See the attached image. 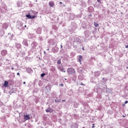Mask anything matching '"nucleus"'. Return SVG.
Masks as SVG:
<instances>
[{"instance_id": "1", "label": "nucleus", "mask_w": 128, "mask_h": 128, "mask_svg": "<svg viewBox=\"0 0 128 128\" xmlns=\"http://www.w3.org/2000/svg\"><path fill=\"white\" fill-rule=\"evenodd\" d=\"M32 14H34V11H32V10H30L28 12V14H26V18H29L30 20H34V18H36V16H31Z\"/></svg>"}, {"instance_id": "2", "label": "nucleus", "mask_w": 128, "mask_h": 128, "mask_svg": "<svg viewBox=\"0 0 128 128\" xmlns=\"http://www.w3.org/2000/svg\"><path fill=\"white\" fill-rule=\"evenodd\" d=\"M67 72L68 74H76V70L72 68H69L67 69Z\"/></svg>"}, {"instance_id": "3", "label": "nucleus", "mask_w": 128, "mask_h": 128, "mask_svg": "<svg viewBox=\"0 0 128 128\" xmlns=\"http://www.w3.org/2000/svg\"><path fill=\"white\" fill-rule=\"evenodd\" d=\"M57 66L58 70H60V72H66V70H64V68L62 64H58Z\"/></svg>"}, {"instance_id": "4", "label": "nucleus", "mask_w": 128, "mask_h": 128, "mask_svg": "<svg viewBox=\"0 0 128 128\" xmlns=\"http://www.w3.org/2000/svg\"><path fill=\"white\" fill-rule=\"evenodd\" d=\"M74 42H77L78 44H82V40H80V37H77L75 38Z\"/></svg>"}, {"instance_id": "5", "label": "nucleus", "mask_w": 128, "mask_h": 128, "mask_svg": "<svg viewBox=\"0 0 128 128\" xmlns=\"http://www.w3.org/2000/svg\"><path fill=\"white\" fill-rule=\"evenodd\" d=\"M31 46H32V48H36V46H38V43L36 42H33L31 44Z\"/></svg>"}, {"instance_id": "6", "label": "nucleus", "mask_w": 128, "mask_h": 128, "mask_svg": "<svg viewBox=\"0 0 128 128\" xmlns=\"http://www.w3.org/2000/svg\"><path fill=\"white\" fill-rule=\"evenodd\" d=\"M22 44L26 46H28V40L26 39H24Z\"/></svg>"}, {"instance_id": "7", "label": "nucleus", "mask_w": 128, "mask_h": 128, "mask_svg": "<svg viewBox=\"0 0 128 128\" xmlns=\"http://www.w3.org/2000/svg\"><path fill=\"white\" fill-rule=\"evenodd\" d=\"M84 34L86 38H88V36H90V32L88 30H86L84 32Z\"/></svg>"}, {"instance_id": "8", "label": "nucleus", "mask_w": 128, "mask_h": 128, "mask_svg": "<svg viewBox=\"0 0 128 128\" xmlns=\"http://www.w3.org/2000/svg\"><path fill=\"white\" fill-rule=\"evenodd\" d=\"M94 76H96V78H98V76H100V72L97 71L94 72Z\"/></svg>"}, {"instance_id": "9", "label": "nucleus", "mask_w": 128, "mask_h": 128, "mask_svg": "<svg viewBox=\"0 0 128 128\" xmlns=\"http://www.w3.org/2000/svg\"><path fill=\"white\" fill-rule=\"evenodd\" d=\"M16 48H18V50H20V48H22V45L20 43H16Z\"/></svg>"}, {"instance_id": "10", "label": "nucleus", "mask_w": 128, "mask_h": 128, "mask_svg": "<svg viewBox=\"0 0 128 128\" xmlns=\"http://www.w3.org/2000/svg\"><path fill=\"white\" fill-rule=\"evenodd\" d=\"M36 32L38 34H42V28H38L36 30Z\"/></svg>"}, {"instance_id": "11", "label": "nucleus", "mask_w": 128, "mask_h": 128, "mask_svg": "<svg viewBox=\"0 0 128 128\" xmlns=\"http://www.w3.org/2000/svg\"><path fill=\"white\" fill-rule=\"evenodd\" d=\"M82 56L80 55L78 56V62L82 64Z\"/></svg>"}, {"instance_id": "12", "label": "nucleus", "mask_w": 128, "mask_h": 128, "mask_svg": "<svg viewBox=\"0 0 128 128\" xmlns=\"http://www.w3.org/2000/svg\"><path fill=\"white\" fill-rule=\"evenodd\" d=\"M52 52H53L56 54V53L58 52V48H56V47H54L52 48Z\"/></svg>"}, {"instance_id": "13", "label": "nucleus", "mask_w": 128, "mask_h": 128, "mask_svg": "<svg viewBox=\"0 0 128 128\" xmlns=\"http://www.w3.org/2000/svg\"><path fill=\"white\" fill-rule=\"evenodd\" d=\"M6 54H8V52L6 51V50H3L1 52V54L2 56H6Z\"/></svg>"}, {"instance_id": "14", "label": "nucleus", "mask_w": 128, "mask_h": 128, "mask_svg": "<svg viewBox=\"0 0 128 128\" xmlns=\"http://www.w3.org/2000/svg\"><path fill=\"white\" fill-rule=\"evenodd\" d=\"M27 72H28L29 74H30V72H32V69L30 68H28L26 70Z\"/></svg>"}, {"instance_id": "15", "label": "nucleus", "mask_w": 128, "mask_h": 128, "mask_svg": "<svg viewBox=\"0 0 128 128\" xmlns=\"http://www.w3.org/2000/svg\"><path fill=\"white\" fill-rule=\"evenodd\" d=\"M3 86H4L5 88H8V82L4 81Z\"/></svg>"}, {"instance_id": "16", "label": "nucleus", "mask_w": 128, "mask_h": 128, "mask_svg": "<svg viewBox=\"0 0 128 128\" xmlns=\"http://www.w3.org/2000/svg\"><path fill=\"white\" fill-rule=\"evenodd\" d=\"M2 26H3V28H4V30H6L8 28V24L4 23L2 24Z\"/></svg>"}, {"instance_id": "17", "label": "nucleus", "mask_w": 128, "mask_h": 128, "mask_svg": "<svg viewBox=\"0 0 128 128\" xmlns=\"http://www.w3.org/2000/svg\"><path fill=\"white\" fill-rule=\"evenodd\" d=\"M49 6L51 7L52 8L54 6V2L53 1H50L49 2Z\"/></svg>"}, {"instance_id": "18", "label": "nucleus", "mask_w": 128, "mask_h": 128, "mask_svg": "<svg viewBox=\"0 0 128 128\" xmlns=\"http://www.w3.org/2000/svg\"><path fill=\"white\" fill-rule=\"evenodd\" d=\"M24 120H30V116L24 115Z\"/></svg>"}, {"instance_id": "19", "label": "nucleus", "mask_w": 128, "mask_h": 128, "mask_svg": "<svg viewBox=\"0 0 128 128\" xmlns=\"http://www.w3.org/2000/svg\"><path fill=\"white\" fill-rule=\"evenodd\" d=\"M72 128H78V124L74 123V124L72 126Z\"/></svg>"}, {"instance_id": "20", "label": "nucleus", "mask_w": 128, "mask_h": 128, "mask_svg": "<svg viewBox=\"0 0 128 128\" xmlns=\"http://www.w3.org/2000/svg\"><path fill=\"white\" fill-rule=\"evenodd\" d=\"M52 108L50 107H48V108L46 110V112H50Z\"/></svg>"}, {"instance_id": "21", "label": "nucleus", "mask_w": 128, "mask_h": 128, "mask_svg": "<svg viewBox=\"0 0 128 128\" xmlns=\"http://www.w3.org/2000/svg\"><path fill=\"white\" fill-rule=\"evenodd\" d=\"M1 12H6V8H1Z\"/></svg>"}, {"instance_id": "22", "label": "nucleus", "mask_w": 128, "mask_h": 128, "mask_svg": "<svg viewBox=\"0 0 128 128\" xmlns=\"http://www.w3.org/2000/svg\"><path fill=\"white\" fill-rule=\"evenodd\" d=\"M52 72H56V67L52 66Z\"/></svg>"}, {"instance_id": "23", "label": "nucleus", "mask_w": 128, "mask_h": 128, "mask_svg": "<svg viewBox=\"0 0 128 128\" xmlns=\"http://www.w3.org/2000/svg\"><path fill=\"white\" fill-rule=\"evenodd\" d=\"M54 102H60V100L57 98V99L54 100Z\"/></svg>"}, {"instance_id": "24", "label": "nucleus", "mask_w": 128, "mask_h": 128, "mask_svg": "<svg viewBox=\"0 0 128 128\" xmlns=\"http://www.w3.org/2000/svg\"><path fill=\"white\" fill-rule=\"evenodd\" d=\"M94 25L96 28H98V24L96 23V22H94Z\"/></svg>"}, {"instance_id": "25", "label": "nucleus", "mask_w": 128, "mask_h": 128, "mask_svg": "<svg viewBox=\"0 0 128 128\" xmlns=\"http://www.w3.org/2000/svg\"><path fill=\"white\" fill-rule=\"evenodd\" d=\"M57 64H62V61L60 60H58L57 61Z\"/></svg>"}, {"instance_id": "26", "label": "nucleus", "mask_w": 128, "mask_h": 128, "mask_svg": "<svg viewBox=\"0 0 128 128\" xmlns=\"http://www.w3.org/2000/svg\"><path fill=\"white\" fill-rule=\"evenodd\" d=\"M44 76H46V73H42L40 74V77L44 78Z\"/></svg>"}, {"instance_id": "27", "label": "nucleus", "mask_w": 128, "mask_h": 128, "mask_svg": "<svg viewBox=\"0 0 128 128\" xmlns=\"http://www.w3.org/2000/svg\"><path fill=\"white\" fill-rule=\"evenodd\" d=\"M38 40H40V41L42 40V36L38 37Z\"/></svg>"}, {"instance_id": "28", "label": "nucleus", "mask_w": 128, "mask_h": 128, "mask_svg": "<svg viewBox=\"0 0 128 128\" xmlns=\"http://www.w3.org/2000/svg\"><path fill=\"white\" fill-rule=\"evenodd\" d=\"M20 28L22 29V23H20Z\"/></svg>"}, {"instance_id": "29", "label": "nucleus", "mask_w": 128, "mask_h": 128, "mask_svg": "<svg viewBox=\"0 0 128 128\" xmlns=\"http://www.w3.org/2000/svg\"><path fill=\"white\" fill-rule=\"evenodd\" d=\"M98 2V4H102V0H97Z\"/></svg>"}, {"instance_id": "30", "label": "nucleus", "mask_w": 128, "mask_h": 128, "mask_svg": "<svg viewBox=\"0 0 128 128\" xmlns=\"http://www.w3.org/2000/svg\"><path fill=\"white\" fill-rule=\"evenodd\" d=\"M102 80H104V82H106V78H102Z\"/></svg>"}, {"instance_id": "31", "label": "nucleus", "mask_w": 128, "mask_h": 128, "mask_svg": "<svg viewBox=\"0 0 128 128\" xmlns=\"http://www.w3.org/2000/svg\"><path fill=\"white\" fill-rule=\"evenodd\" d=\"M128 100H126V101H125L124 104H128Z\"/></svg>"}, {"instance_id": "32", "label": "nucleus", "mask_w": 128, "mask_h": 128, "mask_svg": "<svg viewBox=\"0 0 128 128\" xmlns=\"http://www.w3.org/2000/svg\"><path fill=\"white\" fill-rule=\"evenodd\" d=\"M125 48H128V44L127 46H126Z\"/></svg>"}, {"instance_id": "33", "label": "nucleus", "mask_w": 128, "mask_h": 128, "mask_svg": "<svg viewBox=\"0 0 128 128\" xmlns=\"http://www.w3.org/2000/svg\"><path fill=\"white\" fill-rule=\"evenodd\" d=\"M92 128H94V124H92Z\"/></svg>"}, {"instance_id": "34", "label": "nucleus", "mask_w": 128, "mask_h": 128, "mask_svg": "<svg viewBox=\"0 0 128 128\" xmlns=\"http://www.w3.org/2000/svg\"><path fill=\"white\" fill-rule=\"evenodd\" d=\"M60 4H62V2H60Z\"/></svg>"}, {"instance_id": "35", "label": "nucleus", "mask_w": 128, "mask_h": 128, "mask_svg": "<svg viewBox=\"0 0 128 128\" xmlns=\"http://www.w3.org/2000/svg\"><path fill=\"white\" fill-rule=\"evenodd\" d=\"M60 86H64L63 84H60Z\"/></svg>"}, {"instance_id": "36", "label": "nucleus", "mask_w": 128, "mask_h": 128, "mask_svg": "<svg viewBox=\"0 0 128 128\" xmlns=\"http://www.w3.org/2000/svg\"><path fill=\"white\" fill-rule=\"evenodd\" d=\"M17 76H20V72L17 73Z\"/></svg>"}, {"instance_id": "37", "label": "nucleus", "mask_w": 128, "mask_h": 128, "mask_svg": "<svg viewBox=\"0 0 128 128\" xmlns=\"http://www.w3.org/2000/svg\"><path fill=\"white\" fill-rule=\"evenodd\" d=\"M81 86H84V84L81 83Z\"/></svg>"}, {"instance_id": "38", "label": "nucleus", "mask_w": 128, "mask_h": 128, "mask_svg": "<svg viewBox=\"0 0 128 128\" xmlns=\"http://www.w3.org/2000/svg\"><path fill=\"white\" fill-rule=\"evenodd\" d=\"M82 50H84V48L83 47V48H82Z\"/></svg>"}, {"instance_id": "39", "label": "nucleus", "mask_w": 128, "mask_h": 128, "mask_svg": "<svg viewBox=\"0 0 128 128\" xmlns=\"http://www.w3.org/2000/svg\"><path fill=\"white\" fill-rule=\"evenodd\" d=\"M23 84H26V82H23Z\"/></svg>"}, {"instance_id": "40", "label": "nucleus", "mask_w": 128, "mask_h": 128, "mask_svg": "<svg viewBox=\"0 0 128 128\" xmlns=\"http://www.w3.org/2000/svg\"><path fill=\"white\" fill-rule=\"evenodd\" d=\"M61 48H62V45H60Z\"/></svg>"}, {"instance_id": "41", "label": "nucleus", "mask_w": 128, "mask_h": 128, "mask_svg": "<svg viewBox=\"0 0 128 128\" xmlns=\"http://www.w3.org/2000/svg\"><path fill=\"white\" fill-rule=\"evenodd\" d=\"M62 102H66V100H62Z\"/></svg>"}, {"instance_id": "42", "label": "nucleus", "mask_w": 128, "mask_h": 128, "mask_svg": "<svg viewBox=\"0 0 128 128\" xmlns=\"http://www.w3.org/2000/svg\"><path fill=\"white\" fill-rule=\"evenodd\" d=\"M122 118H125V116L124 115H123Z\"/></svg>"}, {"instance_id": "43", "label": "nucleus", "mask_w": 128, "mask_h": 128, "mask_svg": "<svg viewBox=\"0 0 128 128\" xmlns=\"http://www.w3.org/2000/svg\"><path fill=\"white\" fill-rule=\"evenodd\" d=\"M24 28H26V25H24Z\"/></svg>"}, {"instance_id": "44", "label": "nucleus", "mask_w": 128, "mask_h": 128, "mask_svg": "<svg viewBox=\"0 0 128 128\" xmlns=\"http://www.w3.org/2000/svg\"><path fill=\"white\" fill-rule=\"evenodd\" d=\"M11 68L12 70H14V68L12 67Z\"/></svg>"}, {"instance_id": "45", "label": "nucleus", "mask_w": 128, "mask_h": 128, "mask_svg": "<svg viewBox=\"0 0 128 128\" xmlns=\"http://www.w3.org/2000/svg\"><path fill=\"white\" fill-rule=\"evenodd\" d=\"M6 46H8V44H6Z\"/></svg>"}, {"instance_id": "46", "label": "nucleus", "mask_w": 128, "mask_h": 128, "mask_svg": "<svg viewBox=\"0 0 128 128\" xmlns=\"http://www.w3.org/2000/svg\"><path fill=\"white\" fill-rule=\"evenodd\" d=\"M49 49H47V50H48Z\"/></svg>"}]
</instances>
